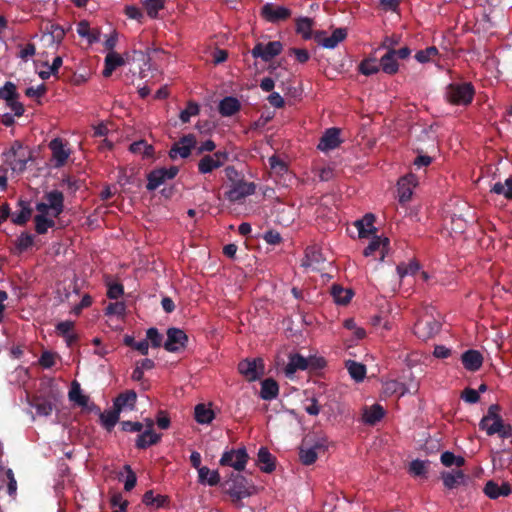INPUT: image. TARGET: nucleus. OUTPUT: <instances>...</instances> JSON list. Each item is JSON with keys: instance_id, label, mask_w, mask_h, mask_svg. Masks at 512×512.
Returning a JSON list of instances; mask_svg holds the SVG:
<instances>
[{"instance_id": "nucleus-59", "label": "nucleus", "mask_w": 512, "mask_h": 512, "mask_svg": "<svg viewBox=\"0 0 512 512\" xmlns=\"http://www.w3.org/2000/svg\"><path fill=\"white\" fill-rule=\"evenodd\" d=\"M268 162L270 169L278 175H282L288 171L287 164L276 155H272Z\"/></svg>"}, {"instance_id": "nucleus-31", "label": "nucleus", "mask_w": 512, "mask_h": 512, "mask_svg": "<svg viewBox=\"0 0 512 512\" xmlns=\"http://www.w3.org/2000/svg\"><path fill=\"white\" fill-rule=\"evenodd\" d=\"M125 64L124 58L116 53V52H109L105 57V63H104V69H103V76L109 77L112 75L113 71L122 65Z\"/></svg>"}, {"instance_id": "nucleus-14", "label": "nucleus", "mask_w": 512, "mask_h": 512, "mask_svg": "<svg viewBox=\"0 0 512 512\" xmlns=\"http://www.w3.org/2000/svg\"><path fill=\"white\" fill-rule=\"evenodd\" d=\"M52 152V159L55 161L54 166L60 168L64 166L70 156V150L65 147L61 138H54L48 145Z\"/></svg>"}, {"instance_id": "nucleus-23", "label": "nucleus", "mask_w": 512, "mask_h": 512, "mask_svg": "<svg viewBox=\"0 0 512 512\" xmlns=\"http://www.w3.org/2000/svg\"><path fill=\"white\" fill-rule=\"evenodd\" d=\"M324 258L320 249L315 246L307 247L305 250V257L302 260L303 267H310L314 270H318L320 265L324 262Z\"/></svg>"}, {"instance_id": "nucleus-11", "label": "nucleus", "mask_w": 512, "mask_h": 512, "mask_svg": "<svg viewBox=\"0 0 512 512\" xmlns=\"http://www.w3.org/2000/svg\"><path fill=\"white\" fill-rule=\"evenodd\" d=\"M187 342L186 333L179 328L172 327L167 330V340L163 347L168 352H178L185 348Z\"/></svg>"}, {"instance_id": "nucleus-19", "label": "nucleus", "mask_w": 512, "mask_h": 512, "mask_svg": "<svg viewBox=\"0 0 512 512\" xmlns=\"http://www.w3.org/2000/svg\"><path fill=\"white\" fill-rule=\"evenodd\" d=\"M147 427H148L147 430H145L142 434H139L137 436L135 445L138 449H146L147 447H149L151 445L157 444L161 439V435L156 434L152 430V427H153L152 420H148Z\"/></svg>"}, {"instance_id": "nucleus-63", "label": "nucleus", "mask_w": 512, "mask_h": 512, "mask_svg": "<svg viewBox=\"0 0 512 512\" xmlns=\"http://www.w3.org/2000/svg\"><path fill=\"white\" fill-rule=\"evenodd\" d=\"M409 471L414 476H424L427 472L426 462L416 459L410 463Z\"/></svg>"}, {"instance_id": "nucleus-15", "label": "nucleus", "mask_w": 512, "mask_h": 512, "mask_svg": "<svg viewBox=\"0 0 512 512\" xmlns=\"http://www.w3.org/2000/svg\"><path fill=\"white\" fill-rule=\"evenodd\" d=\"M326 444L324 440H318L311 447H300L299 458L303 465H312L318 458V452L325 451Z\"/></svg>"}, {"instance_id": "nucleus-54", "label": "nucleus", "mask_w": 512, "mask_h": 512, "mask_svg": "<svg viewBox=\"0 0 512 512\" xmlns=\"http://www.w3.org/2000/svg\"><path fill=\"white\" fill-rule=\"evenodd\" d=\"M406 391L405 385L396 380H391L384 384V393L388 395L398 394L399 396H403Z\"/></svg>"}, {"instance_id": "nucleus-27", "label": "nucleus", "mask_w": 512, "mask_h": 512, "mask_svg": "<svg viewBox=\"0 0 512 512\" xmlns=\"http://www.w3.org/2000/svg\"><path fill=\"white\" fill-rule=\"evenodd\" d=\"M241 108L239 100L232 96L223 98L218 106L219 113L224 117H230L236 114Z\"/></svg>"}, {"instance_id": "nucleus-38", "label": "nucleus", "mask_w": 512, "mask_h": 512, "mask_svg": "<svg viewBox=\"0 0 512 512\" xmlns=\"http://www.w3.org/2000/svg\"><path fill=\"white\" fill-rule=\"evenodd\" d=\"M199 482L216 486L220 483V474L217 470L211 471L208 467L202 466L198 470Z\"/></svg>"}, {"instance_id": "nucleus-9", "label": "nucleus", "mask_w": 512, "mask_h": 512, "mask_svg": "<svg viewBox=\"0 0 512 512\" xmlns=\"http://www.w3.org/2000/svg\"><path fill=\"white\" fill-rule=\"evenodd\" d=\"M197 140L194 134H186L173 144L169 151V157L174 160L179 155L182 158H188L192 149L195 148Z\"/></svg>"}, {"instance_id": "nucleus-29", "label": "nucleus", "mask_w": 512, "mask_h": 512, "mask_svg": "<svg viewBox=\"0 0 512 512\" xmlns=\"http://www.w3.org/2000/svg\"><path fill=\"white\" fill-rule=\"evenodd\" d=\"M137 394L134 390L120 393L114 400L113 405L121 412L124 408L134 409Z\"/></svg>"}, {"instance_id": "nucleus-8", "label": "nucleus", "mask_w": 512, "mask_h": 512, "mask_svg": "<svg viewBox=\"0 0 512 512\" xmlns=\"http://www.w3.org/2000/svg\"><path fill=\"white\" fill-rule=\"evenodd\" d=\"M440 328L441 324L439 321L432 316H425L418 319L415 323L414 332L419 338L426 340L436 335Z\"/></svg>"}, {"instance_id": "nucleus-56", "label": "nucleus", "mask_w": 512, "mask_h": 512, "mask_svg": "<svg viewBox=\"0 0 512 512\" xmlns=\"http://www.w3.org/2000/svg\"><path fill=\"white\" fill-rule=\"evenodd\" d=\"M166 0H145L144 7L151 18H156L159 10L164 8Z\"/></svg>"}, {"instance_id": "nucleus-10", "label": "nucleus", "mask_w": 512, "mask_h": 512, "mask_svg": "<svg viewBox=\"0 0 512 512\" xmlns=\"http://www.w3.org/2000/svg\"><path fill=\"white\" fill-rule=\"evenodd\" d=\"M239 373L248 381L257 380L264 373V365L262 359H245L238 364Z\"/></svg>"}, {"instance_id": "nucleus-55", "label": "nucleus", "mask_w": 512, "mask_h": 512, "mask_svg": "<svg viewBox=\"0 0 512 512\" xmlns=\"http://www.w3.org/2000/svg\"><path fill=\"white\" fill-rule=\"evenodd\" d=\"M46 30L50 34L52 42H55L57 44L61 43L65 37L66 32H65L64 28L62 26H60L59 24L50 23L46 27Z\"/></svg>"}, {"instance_id": "nucleus-48", "label": "nucleus", "mask_w": 512, "mask_h": 512, "mask_svg": "<svg viewBox=\"0 0 512 512\" xmlns=\"http://www.w3.org/2000/svg\"><path fill=\"white\" fill-rule=\"evenodd\" d=\"M123 342L126 346L137 350L141 355H148L149 343L147 342V340H141L139 342H136L133 336L125 335Z\"/></svg>"}, {"instance_id": "nucleus-37", "label": "nucleus", "mask_w": 512, "mask_h": 512, "mask_svg": "<svg viewBox=\"0 0 512 512\" xmlns=\"http://www.w3.org/2000/svg\"><path fill=\"white\" fill-rule=\"evenodd\" d=\"M120 411L113 405L112 410H106L100 414V420L107 431H111L119 421Z\"/></svg>"}, {"instance_id": "nucleus-22", "label": "nucleus", "mask_w": 512, "mask_h": 512, "mask_svg": "<svg viewBox=\"0 0 512 512\" xmlns=\"http://www.w3.org/2000/svg\"><path fill=\"white\" fill-rule=\"evenodd\" d=\"M462 364L468 371L475 372L479 370L483 364V356L477 350H467L461 356Z\"/></svg>"}, {"instance_id": "nucleus-30", "label": "nucleus", "mask_w": 512, "mask_h": 512, "mask_svg": "<svg viewBox=\"0 0 512 512\" xmlns=\"http://www.w3.org/2000/svg\"><path fill=\"white\" fill-rule=\"evenodd\" d=\"M31 407L35 408L38 415L49 416L53 410L52 402L43 396H34L29 400Z\"/></svg>"}, {"instance_id": "nucleus-20", "label": "nucleus", "mask_w": 512, "mask_h": 512, "mask_svg": "<svg viewBox=\"0 0 512 512\" xmlns=\"http://www.w3.org/2000/svg\"><path fill=\"white\" fill-rule=\"evenodd\" d=\"M512 492L511 486L508 482H503L501 485L493 480L488 481L484 487V493L490 499H497L501 496L506 497Z\"/></svg>"}, {"instance_id": "nucleus-60", "label": "nucleus", "mask_w": 512, "mask_h": 512, "mask_svg": "<svg viewBox=\"0 0 512 512\" xmlns=\"http://www.w3.org/2000/svg\"><path fill=\"white\" fill-rule=\"evenodd\" d=\"M438 55V49L435 46L420 50L415 54V59L420 63H427Z\"/></svg>"}, {"instance_id": "nucleus-36", "label": "nucleus", "mask_w": 512, "mask_h": 512, "mask_svg": "<svg viewBox=\"0 0 512 512\" xmlns=\"http://www.w3.org/2000/svg\"><path fill=\"white\" fill-rule=\"evenodd\" d=\"M18 206L21 210L12 216V222L16 225H25L32 215V208L29 203L23 200H19Z\"/></svg>"}, {"instance_id": "nucleus-43", "label": "nucleus", "mask_w": 512, "mask_h": 512, "mask_svg": "<svg viewBox=\"0 0 512 512\" xmlns=\"http://www.w3.org/2000/svg\"><path fill=\"white\" fill-rule=\"evenodd\" d=\"M331 294L335 302L341 305L348 304L353 296V292L351 290L344 289L343 287L338 285H334L332 287Z\"/></svg>"}, {"instance_id": "nucleus-46", "label": "nucleus", "mask_w": 512, "mask_h": 512, "mask_svg": "<svg viewBox=\"0 0 512 512\" xmlns=\"http://www.w3.org/2000/svg\"><path fill=\"white\" fill-rule=\"evenodd\" d=\"M491 192L503 195L506 199L511 200L512 199V177H509L505 180V183L502 182H496L492 188Z\"/></svg>"}, {"instance_id": "nucleus-35", "label": "nucleus", "mask_w": 512, "mask_h": 512, "mask_svg": "<svg viewBox=\"0 0 512 512\" xmlns=\"http://www.w3.org/2000/svg\"><path fill=\"white\" fill-rule=\"evenodd\" d=\"M385 415V410L380 404H374L370 408H365L363 421L369 425H375Z\"/></svg>"}, {"instance_id": "nucleus-26", "label": "nucleus", "mask_w": 512, "mask_h": 512, "mask_svg": "<svg viewBox=\"0 0 512 512\" xmlns=\"http://www.w3.org/2000/svg\"><path fill=\"white\" fill-rule=\"evenodd\" d=\"M441 479L443 481V485L447 489H454L458 485L465 483L466 475L462 470H455L452 472L444 471L441 473Z\"/></svg>"}, {"instance_id": "nucleus-39", "label": "nucleus", "mask_w": 512, "mask_h": 512, "mask_svg": "<svg viewBox=\"0 0 512 512\" xmlns=\"http://www.w3.org/2000/svg\"><path fill=\"white\" fill-rule=\"evenodd\" d=\"M346 368L356 382L362 381L366 376V366L359 362L348 360L346 362Z\"/></svg>"}, {"instance_id": "nucleus-62", "label": "nucleus", "mask_w": 512, "mask_h": 512, "mask_svg": "<svg viewBox=\"0 0 512 512\" xmlns=\"http://www.w3.org/2000/svg\"><path fill=\"white\" fill-rule=\"evenodd\" d=\"M107 287V297L110 299L116 300L124 294V287L119 282H108Z\"/></svg>"}, {"instance_id": "nucleus-2", "label": "nucleus", "mask_w": 512, "mask_h": 512, "mask_svg": "<svg viewBox=\"0 0 512 512\" xmlns=\"http://www.w3.org/2000/svg\"><path fill=\"white\" fill-rule=\"evenodd\" d=\"M223 491L231 497L232 502L238 503L252 494L254 486L241 474L231 473L221 484Z\"/></svg>"}, {"instance_id": "nucleus-64", "label": "nucleus", "mask_w": 512, "mask_h": 512, "mask_svg": "<svg viewBox=\"0 0 512 512\" xmlns=\"http://www.w3.org/2000/svg\"><path fill=\"white\" fill-rule=\"evenodd\" d=\"M73 321H62L56 325V332L63 338H66L73 332Z\"/></svg>"}, {"instance_id": "nucleus-34", "label": "nucleus", "mask_w": 512, "mask_h": 512, "mask_svg": "<svg viewBox=\"0 0 512 512\" xmlns=\"http://www.w3.org/2000/svg\"><path fill=\"white\" fill-rule=\"evenodd\" d=\"M374 221L375 217L370 213L366 214L361 220L356 221L355 226L358 229L360 238H366L375 232V227L373 226Z\"/></svg>"}, {"instance_id": "nucleus-53", "label": "nucleus", "mask_w": 512, "mask_h": 512, "mask_svg": "<svg viewBox=\"0 0 512 512\" xmlns=\"http://www.w3.org/2000/svg\"><path fill=\"white\" fill-rule=\"evenodd\" d=\"M13 97H20L17 87L13 82L7 81L4 86L0 87V99L6 101L13 100Z\"/></svg>"}, {"instance_id": "nucleus-45", "label": "nucleus", "mask_w": 512, "mask_h": 512, "mask_svg": "<svg viewBox=\"0 0 512 512\" xmlns=\"http://www.w3.org/2000/svg\"><path fill=\"white\" fill-rule=\"evenodd\" d=\"M129 150L135 154H142L144 157H152L154 154V147L148 144L145 140H139L133 142Z\"/></svg>"}, {"instance_id": "nucleus-16", "label": "nucleus", "mask_w": 512, "mask_h": 512, "mask_svg": "<svg viewBox=\"0 0 512 512\" xmlns=\"http://www.w3.org/2000/svg\"><path fill=\"white\" fill-rule=\"evenodd\" d=\"M417 184L416 176L413 174H408L398 181V197L399 202L404 204L408 202L413 193V187Z\"/></svg>"}, {"instance_id": "nucleus-6", "label": "nucleus", "mask_w": 512, "mask_h": 512, "mask_svg": "<svg viewBox=\"0 0 512 512\" xmlns=\"http://www.w3.org/2000/svg\"><path fill=\"white\" fill-rule=\"evenodd\" d=\"M179 172V168L177 166H171L170 168H159L154 169L147 175V185L146 189L148 191L156 190L160 185H162L166 180L173 179Z\"/></svg>"}, {"instance_id": "nucleus-42", "label": "nucleus", "mask_w": 512, "mask_h": 512, "mask_svg": "<svg viewBox=\"0 0 512 512\" xmlns=\"http://www.w3.org/2000/svg\"><path fill=\"white\" fill-rule=\"evenodd\" d=\"M142 502L147 506H155L157 508L164 507L169 503L168 496L154 495L152 490L146 491L143 495Z\"/></svg>"}, {"instance_id": "nucleus-17", "label": "nucleus", "mask_w": 512, "mask_h": 512, "mask_svg": "<svg viewBox=\"0 0 512 512\" xmlns=\"http://www.w3.org/2000/svg\"><path fill=\"white\" fill-rule=\"evenodd\" d=\"M339 134L340 130L338 128L327 129L320 139L318 149L321 151H329L337 148L341 143Z\"/></svg>"}, {"instance_id": "nucleus-61", "label": "nucleus", "mask_w": 512, "mask_h": 512, "mask_svg": "<svg viewBox=\"0 0 512 512\" xmlns=\"http://www.w3.org/2000/svg\"><path fill=\"white\" fill-rule=\"evenodd\" d=\"M400 40L401 37L396 34H393L391 36H385L377 51L381 49H385L386 51L395 50L396 46L399 45Z\"/></svg>"}, {"instance_id": "nucleus-47", "label": "nucleus", "mask_w": 512, "mask_h": 512, "mask_svg": "<svg viewBox=\"0 0 512 512\" xmlns=\"http://www.w3.org/2000/svg\"><path fill=\"white\" fill-rule=\"evenodd\" d=\"M440 461L445 467H462L466 462L464 457L456 456L453 452L450 451L443 452L441 454Z\"/></svg>"}, {"instance_id": "nucleus-57", "label": "nucleus", "mask_w": 512, "mask_h": 512, "mask_svg": "<svg viewBox=\"0 0 512 512\" xmlns=\"http://www.w3.org/2000/svg\"><path fill=\"white\" fill-rule=\"evenodd\" d=\"M199 111V105L196 102L189 101L187 107L180 113V120L183 123H188L192 116H196L199 114Z\"/></svg>"}, {"instance_id": "nucleus-1", "label": "nucleus", "mask_w": 512, "mask_h": 512, "mask_svg": "<svg viewBox=\"0 0 512 512\" xmlns=\"http://www.w3.org/2000/svg\"><path fill=\"white\" fill-rule=\"evenodd\" d=\"M475 88L471 82H453L446 86L445 100L451 105L468 106L472 103Z\"/></svg>"}, {"instance_id": "nucleus-52", "label": "nucleus", "mask_w": 512, "mask_h": 512, "mask_svg": "<svg viewBox=\"0 0 512 512\" xmlns=\"http://www.w3.org/2000/svg\"><path fill=\"white\" fill-rule=\"evenodd\" d=\"M312 20L307 17L299 18L296 22V32L301 34L305 40L311 38Z\"/></svg>"}, {"instance_id": "nucleus-4", "label": "nucleus", "mask_w": 512, "mask_h": 512, "mask_svg": "<svg viewBox=\"0 0 512 512\" xmlns=\"http://www.w3.org/2000/svg\"><path fill=\"white\" fill-rule=\"evenodd\" d=\"M249 456L246 448L230 449L222 454L219 461L221 466H229L234 468L237 472L244 470Z\"/></svg>"}, {"instance_id": "nucleus-41", "label": "nucleus", "mask_w": 512, "mask_h": 512, "mask_svg": "<svg viewBox=\"0 0 512 512\" xmlns=\"http://www.w3.org/2000/svg\"><path fill=\"white\" fill-rule=\"evenodd\" d=\"M68 396L69 400L75 402L78 406L85 407L88 404L89 398L82 394L80 384L77 381L72 382Z\"/></svg>"}, {"instance_id": "nucleus-25", "label": "nucleus", "mask_w": 512, "mask_h": 512, "mask_svg": "<svg viewBox=\"0 0 512 512\" xmlns=\"http://www.w3.org/2000/svg\"><path fill=\"white\" fill-rule=\"evenodd\" d=\"M48 205L53 211V216L58 217L64 211V195L61 191L53 190L45 195Z\"/></svg>"}, {"instance_id": "nucleus-33", "label": "nucleus", "mask_w": 512, "mask_h": 512, "mask_svg": "<svg viewBox=\"0 0 512 512\" xmlns=\"http://www.w3.org/2000/svg\"><path fill=\"white\" fill-rule=\"evenodd\" d=\"M347 37V30L345 28H336L333 30L331 36L325 37L322 40H317L324 48L333 49L340 42Z\"/></svg>"}, {"instance_id": "nucleus-13", "label": "nucleus", "mask_w": 512, "mask_h": 512, "mask_svg": "<svg viewBox=\"0 0 512 512\" xmlns=\"http://www.w3.org/2000/svg\"><path fill=\"white\" fill-rule=\"evenodd\" d=\"M261 16L268 22L276 23L288 19L291 16V11L283 6L266 3L261 8Z\"/></svg>"}, {"instance_id": "nucleus-50", "label": "nucleus", "mask_w": 512, "mask_h": 512, "mask_svg": "<svg viewBox=\"0 0 512 512\" xmlns=\"http://www.w3.org/2000/svg\"><path fill=\"white\" fill-rule=\"evenodd\" d=\"M420 269L417 261H410L409 263H400L397 265V273L400 279L407 275H415Z\"/></svg>"}, {"instance_id": "nucleus-7", "label": "nucleus", "mask_w": 512, "mask_h": 512, "mask_svg": "<svg viewBox=\"0 0 512 512\" xmlns=\"http://www.w3.org/2000/svg\"><path fill=\"white\" fill-rule=\"evenodd\" d=\"M282 50L283 44L280 41H270L267 44L258 42L251 50V55L255 59L260 58L264 62H269L278 56Z\"/></svg>"}, {"instance_id": "nucleus-21", "label": "nucleus", "mask_w": 512, "mask_h": 512, "mask_svg": "<svg viewBox=\"0 0 512 512\" xmlns=\"http://www.w3.org/2000/svg\"><path fill=\"white\" fill-rule=\"evenodd\" d=\"M311 365L310 358H305L301 354H291L289 356V362L285 367L286 376H292L298 370L309 369Z\"/></svg>"}, {"instance_id": "nucleus-18", "label": "nucleus", "mask_w": 512, "mask_h": 512, "mask_svg": "<svg viewBox=\"0 0 512 512\" xmlns=\"http://www.w3.org/2000/svg\"><path fill=\"white\" fill-rule=\"evenodd\" d=\"M389 239L384 237L381 238L380 236L375 235L371 241L369 242L368 246L364 249V256L369 257L372 256L375 252H380V260L383 261L385 257V253L388 250L389 247Z\"/></svg>"}, {"instance_id": "nucleus-12", "label": "nucleus", "mask_w": 512, "mask_h": 512, "mask_svg": "<svg viewBox=\"0 0 512 512\" xmlns=\"http://www.w3.org/2000/svg\"><path fill=\"white\" fill-rule=\"evenodd\" d=\"M256 191V185L253 182H246L243 179L232 184L226 192V197L231 202H238L243 198L253 195Z\"/></svg>"}, {"instance_id": "nucleus-58", "label": "nucleus", "mask_w": 512, "mask_h": 512, "mask_svg": "<svg viewBox=\"0 0 512 512\" xmlns=\"http://www.w3.org/2000/svg\"><path fill=\"white\" fill-rule=\"evenodd\" d=\"M147 342L151 344L153 348H159L162 345L163 335L158 331L157 328L151 327L146 331Z\"/></svg>"}, {"instance_id": "nucleus-49", "label": "nucleus", "mask_w": 512, "mask_h": 512, "mask_svg": "<svg viewBox=\"0 0 512 512\" xmlns=\"http://www.w3.org/2000/svg\"><path fill=\"white\" fill-rule=\"evenodd\" d=\"M503 424L504 420L502 419V417H497L491 419L490 422H486L484 425L482 424V422H479V428L485 431L488 436H493L495 434L498 435Z\"/></svg>"}, {"instance_id": "nucleus-28", "label": "nucleus", "mask_w": 512, "mask_h": 512, "mask_svg": "<svg viewBox=\"0 0 512 512\" xmlns=\"http://www.w3.org/2000/svg\"><path fill=\"white\" fill-rule=\"evenodd\" d=\"M379 61L381 70L384 73L394 75L398 72L399 64L395 56V50L386 51Z\"/></svg>"}, {"instance_id": "nucleus-24", "label": "nucleus", "mask_w": 512, "mask_h": 512, "mask_svg": "<svg viewBox=\"0 0 512 512\" xmlns=\"http://www.w3.org/2000/svg\"><path fill=\"white\" fill-rule=\"evenodd\" d=\"M276 458L270 453L267 447H260L257 455V464L260 470L265 473H271L275 470Z\"/></svg>"}, {"instance_id": "nucleus-51", "label": "nucleus", "mask_w": 512, "mask_h": 512, "mask_svg": "<svg viewBox=\"0 0 512 512\" xmlns=\"http://www.w3.org/2000/svg\"><path fill=\"white\" fill-rule=\"evenodd\" d=\"M34 244V236L28 232H22L15 240V246L19 253L28 250Z\"/></svg>"}, {"instance_id": "nucleus-40", "label": "nucleus", "mask_w": 512, "mask_h": 512, "mask_svg": "<svg viewBox=\"0 0 512 512\" xmlns=\"http://www.w3.org/2000/svg\"><path fill=\"white\" fill-rule=\"evenodd\" d=\"M381 70L380 62L378 63L376 57H368L359 64V71L363 75L370 76L378 73Z\"/></svg>"}, {"instance_id": "nucleus-5", "label": "nucleus", "mask_w": 512, "mask_h": 512, "mask_svg": "<svg viewBox=\"0 0 512 512\" xmlns=\"http://www.w3.org/2000/svg\"><path fill=\"white\" fill-rule=\"evenodd\" d=\"M229 159L227 151H216L212 155H204L198 162V172L208 174L213 170L222 167Z\"/></svg>"}, {"instance_id": "nucleus-32", "label": "nucleus", "mask_w": 512, "mask_h": 512, "mask_svg": "<svg viewBox=\"0 0 512 512\" xmlns=\"http://www.w3.org/2000/svg\"><path fill=\"white\" fill-rule=\"evenodd\" d=\"M278 393L279 386L274 379L267 378L261 382L260 397L263 400L270 401L272 399H275L278 396Z\"/></svg>"}, {"instance_id": "nucleus-3", "label": "nucleus", "mask_w": 512, "mask_h": 512, "mask_svg": "<svg viewBox=\"0 0 512 512\" xmlns=\"http://www.w3.org/2000/svg\"><path fill=\"white\" fill-rule=\"evenodd\" d=\"M32 159V151L28 147H24L19 141L12 144L8 152V162L13 172L23 173Z\"/></svg>"}, {"instance_id": "nucleus-44", "label": "nucleus", "mask_w": 512, "mask_h": 512, "mask_svg": "<svg viewBox=\"0 0 512 512\" xmlns=\"http://www.w3.org/2000/svg\"><path fill=\"white\" fill-rule=\"evenodd\" d=\"M195 420L200 424H209L214 419V412L204 404H198L195 407Z\"/></svg>"}]
</instances>
